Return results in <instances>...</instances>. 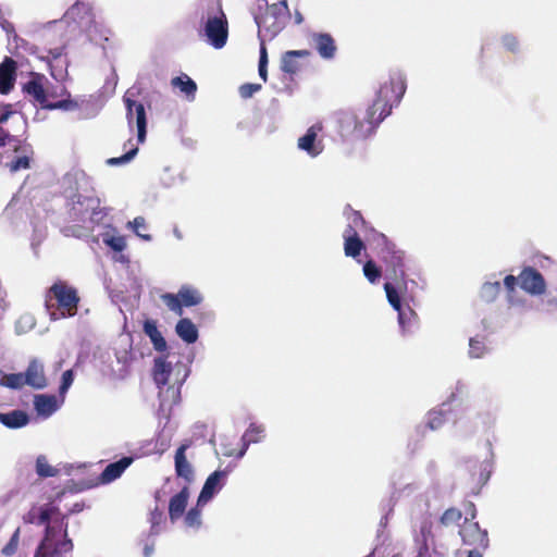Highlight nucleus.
Masks as SVG:
<instances>
[{
    "label": "nucleus",
    "mask_w": 557,
    "mask_h": 557,
    "mask_svg": "<svg viewBox=\"0 0 557 557\" xmlns=\"http://www.w3.org/2000/svg\"><path fill=\"white\" fill-rule=\"evenodd\" d=\"M406 91V78L400 72L389 75L380 85L372 104L362 113L339 110L333 114L336 131L344 141H357L372 135L379 124L387 117L393 107L398 106Z\"/></svg>",
    "instance_id": "obj_1"
},
{
    "label": "nucleus",
    "mask_w": 557,
    "mask_h": 557,
    "mask_svg": "<svg viewBox=\"0 0 557 557\" xmlns=\"http://www.w3.org/2000/svg\"><path fill=\"white\" fill-rule=\"evenodd\" d=\"M24 521L30 524H46L45 537L40 542L34 557H66L73 549L67 537L66 516L53 505L33 507Z\"/></svg>",
    "instance_id": "obj_2"
},
{
    "label": "nucleus",
    "mask_w": 557,
    "mask_h": 557,
    "mask_svg": "<svg viewBox=\"0 0 557 557\" xmlns=\"http://www.w3.org/2000/svg\"><path fill=\"white\" fill-rule=\"evenodd\" d=\"M86 34L88 40L104 49V42L109 40L110 30L98 24L95 20L92 4L85 0H77L64 13L63 17L58 21L49 22L45 29L47 38L54 34L60 37L66 36L70 39L76 33Z\"/></svg>",
    "instance_id": "obj_3"
},
{
    "label": "nucleus",
    "mask_w": 557,
    "mask_h": 557,
    "mask_svg": "<svg viewBox=\"0 0 557 557\" xmlns=\"http://www.w3.org/2000/svg\"><path fill=\"white\" fill-rule=\"evenodd\" d=\"M66 197L72 201L74 215L84 220L85 212L90 210L89 219L99 224L107 214L106 208L99 207V199L91 196L90 178L81 170L69 172L63 178Z\"/></svg>",
    "instance_id": "obj_4"
},
{
    "label": "nucleus",
    "mask_w": 557,
    "mask_h": 557,
    "mask_svg": "<svg viewBox=\"0 0 557 557\" xmlns=\"http://www.w3.org/2000/svg\"><path fill=\"white\" fill-rule=\"evenodd\" d=\"M14 113L13 106L0 103V164L8 168L11 173L28 170L33 157L29 145H22L21 140L2 127Z\"/></svg>",
    "instance_id": "obj_5"
},
{
    "label": "nucleus",
    "mask_w": 557,
    "mask_h": 557,
    "mask_svg": "<svg viewBox=\"0 0 557 557\" xmlns=\"http://www.w3.org/2000/svg\"><path fill=\"white\" fill-rule=\"evenodd\" d=\"M153 381L159 389L160 406H172L180 401L181 387L186 380L187 371L183 364L174 368L165 357H158L153 364Z\"/></svg>",
    "instance_id": "obj_6"
},
{
    "label": "nucleus",
    "mask_w": 557,
    "mask_h": 557,
    "mask_svg": "<svg viewBox=\"0 0 557 557\" xmlns=\"http://www.w3.org/2000/svg\"><path fill=\"white\" fill-rule=\"evenodd\" d=\"M199 35L206 37L207 42L215 49L226 45L228 38V23L219 2L211 1L199 13Z\"/></svg>",
    "instance_id": "obj_7"
},
{
    "label": "nucleus",
    "mask_w": 557,
    "mask_h": 557,
    "mask_svg": "<svg viewBox=\"0 0 557 557\" xmlns=\"http://www.w3.org/2000/svg\"><path fill=\"white\" fill-rule=\"evenodd\" d=\"M287 17L288 7L286 0L270 5L264 16L256 17L259 37L263 36V34L268 35V39L275 37L285 27Z\"/></svg>",
    "instance_id": "obj_8"
},
{
    "label": "nucleus",
    "mask_w": 557,
    "mask_h": 557,
    "mask_svg": "<svg viewBox=\"0 0 557 557\" xmlns=\"http://www.w3.org/2000/svg\"><path fill=\"white\" fill-rule=\"evenodd\" d=\"M134 94L127 90L123 97V102L126 108V120L131 129L135 122L137 128V143L143 144L147 135V114L145 106L133 99Z\"/></svg>",
    "instance_id": "obj_9"
},
{
    "label": "nucleus",
    "mask_w": 557,
    "mask_h": 557,
    "mask_svg": "<svg viewBox=\"0 0 557 557\" xmlns=\"http://www.w3.org/2000/svg\"><path fill=\"white\" fill-rule=\"evenodd\" d=\"M382 261L385 269V278H405L413 274L404 251L395 247H386L382 251Z\"/></svg>",
    "instance_id": "obj_10"
},
{
    "label": "nucleus",
    "mask_w": 557,
    "mask_h": 557,
    "mask_svg": "<svg viewBox=\"0 0 557 557\" xmlns=\"http://www.w3.org/2000/svg\"><path fill=\"white\" fill-rule=\"evenodd\" d=\"M348 225L344 231V250L347 257L356 258L364 249V245L358 235V231L364 226V220L362 215L352 211L348 216Z\"/></svg>",
    "instance_id": "obj_11"
},
{
    "label": "nucleus",
    "mask_w": 557,
    "mask_h": 557,
    "mask_svg": "<svg viewBox=\"0 0 557 557\" xmlns=\"http://www.w3.org/2000/svg\"><path fill=\"white\" fill-rule=\"evenodd\" d=\"M69 41V36L66 38L62 36V38L60 37L59 46L48 49L47 59L51 76L58 82L64 81L67 76L69 61L65 55V47Z\"/></svg>",
    "instance_id": "obj_12"
},
{
    "label": "nucleus",
    "mask_w": 557,
    "mask_h": 557,
    "mask_svg": "<svg viewBox=\"0 0 557 557\" xmlns=\"http://www.w3.org/2000/svg\"><path fill=\"white\" fill-rule=\"evenodd\" d=\"M414 286L416 281H410V286L408 281H386L384 289L391 306L398 309L399 304L408 305L409 301H412Z\"/></svg>",
    "instance_id": "obj_13"
},
{
    "label": "nucleus",
    "mask_w": 557,
    "mask_h": 557,
    "mask_svg": "<svg viewBox=\"0 0 557 557\" xmlns=\"http://www.w3.org/2000/svg\"><path fill=\"white\" fill-rule=\"evenodd\" d=\"M322 131L323 123L321 121L312 124L306 133L298 138V149L305 151L311 158L320 156L324 150L323 139L319 137Z\"/></svg>",
    "instance_id": "obj_14"
},
{
    "label": "nucleus",
    "mask_w": 557,
    "mask_h": 557,
    "mask_svg": "<svg viewBox=\"0 0 557 557\" xmlns=\"http://www.w3.org/2000/svg\"><path fill=\"white\" fill-rule=\"evenodd\" d=\"M462 543L473 548H487L490 541L486 530L480 528L478 522L465 519L463 524L459 530Z\"/></svg>",
    "instance_id": "obj_15"
},
{
    "label": "nucleus",
    "mask_w": 557,
    "mask_h": 557,
    "mask_svg": "<svg viewBox=\"0 0 557 557\" xmlns=\"http://www.w3.org/2000/svg\"><path fill=\"white\" fill-rule=\"evenodd\" d=\"M50 294L57 299L59 307L67 311L70 315L76 312L79 300L76 289L59 282L50 288Z\"/></svg>",
    "instance_id": "obj_16"
},
{
    "label": "nucleus",
    "mask_w": 557,
    "mask_h": 557,
    "mask_svg": "<svg viewBox=\"0 0 557 557\" xmlns=\"http://www.w3.org/2000/svg\"><path fill=\"white\" fill-rule=\"evenodd\" d=\"M228 475L227 470H216L211 473L198 496L197 506H205L208 504L224 486L226 478Z\"/></svg>",
    "instance_id": "obj_17"
},
{
    "label": "nucleus",
    "mask_w": 557,
    "mask_h": 557,
    "mask_svg": "<svg viewBox=\"0 0 557 557\" xmlns=\"http://www.w3.org/2000/svg\"><path fill=\"white\" fill-rule=\"evenodd\" d=\"M504 285L508 293V299L511 304H517L520 299L515 297L517 288L530 295H541L545 292V281H504Z\"/></svg>",
    "instance_id": "obj_18"
},
{
    "label": "nucleus",
    "mask_w": 557,
    "mask_h": 557,
    "mask_svg": "<svg viewBox=\"0 0 557 557\" xmlns=\"http://www.w3.org/2000/svg\"><path fill=\"white\" fill-rule=\"evenodd\" d=\"M493 466L494 454L492 451L491 445L488 444V451L484 459L469 461L468 468L476 483L485 484L491 476Z\"/></svg>",
    "instance_id": "obj_19"
},
{
    "label": "nucleus",
    "mask_w": 557,
    "mask_h": 557,
    "mask_svg": "<svg viewBox=\"0 0 557 557\" xmlns=\"http://www.w3.org/2000/svg\"><path fill=\"white\" fill-rule=\"evenodd\" d=\"M16 70V62L10 57H5L0 63V94L8 95L13 89Z\"/></svg>",
    "instance_id": "obj_20"
},
{
    "label": "nucleus",
    "mask_w": 557,
    "mask_h": 557,
    "mask_svg": "<svg viewBox=\"0 0 557 557\" xmlns=\"http://www.w3.org/2000/svg\"><path fill=\"white\" fill-rule=\"evenodd\" d=\"M63 400V398L59 400L55 395L38 394L34 397V408L38 416L46 419L61 407Z\"/></svg>",
    "instance_id": "obj_21"
},
{
    "label": "nucleus",
    "mask_w": 557,
    "mask_h": 557,
    "mask_svg": "<svg viewBox=\"0 0 557 557\" xmlns=\"http://www.w3.org/2000/svg\"><path fill=\"white\" fill-rule=\"evenodd\" d=\"M311 42L319 55L325 60L333 59L336 52V45L333 37L326 33H313Z\"/></svg>",
    "instance_id": "obj_22"
},
{
    "label": "nucleus",
    "mask_w": 557,
    "mask_h": 557,
    "mask_svg": "<svg viewBox=\"0 0 557 557\" xmlns=\"http://www.w3.org/2000/svg\"><path fill=\"white\" fill-rule=\"evenodd\" d=\"M24 374L25 385L36 389H42L47 386V379L44 372V366L37 360L30 361Z\"/></svg>",
    "instance_id": "obj_23"
},
{
    "label": "nucleus",
    "mask_w": 557,
    "mask_h": 557,
    "mask_svg": "<svg viewBox=\"0 0 557 557\" xmlns=\"http://www.w3.org/2000/svg\"><path fill=\"white\" fill-rule=\"evenodd\" d=\"M132 457H123L115 462L109 463L100 474V482L102 484H109L115 481L132 465Z\"/></svg>",
    "instance_id": "obj_24"
},
{
    "label": "nucleus",
    "mask_w": 557,
    "mask_h": 557,
    "mask_svg": "<svg viewBox=\"0 0 557 557\" xmlns=\"http://www.w3.org/2000/svg\"><path fill=\"white\" fill-rule=\"evenodd\" d=\"M433 522L431 517L425 515L421 517L419 522L414 523L412 527V539L413 542L419 543H430L434 540V535L432 533Z\"/></svg>",
    "instance_id": "obj_25"
},
{
    "label": "nucleus",
    "mask_w": 557,
    "mask_h": 557,
    "mask_svg": "<svg viewBox=\"0 0 557 557\" xmlns=\"http://www.w3.org/2000/svg\"><path fill=\"white\" fill-rule=\"evenodd\" d=\"M102 243L115 252H122L126 248V239L115 227L107 226L104 232L99 234Z\"/></svg>",
    "instance_id": "obj_26"
},
{
    "label": "nucleus",
    "mask_w": 557,
    "mask_h": 557,
    "mask_svg": "<svg viewBox=\"0 0 557 557\" xmlns=\"http://www.w3.org/2000/svg\"><path fill=\"white\" fill-rule=\"evenodd\" d=\"M189 492L187 487H184L180 493L175 494L169 504V515L172 522L180 519L187 506Z\"/></svg>",
    "instance_id": "obj_27"
},
{
    "label": "nucleus",
    "mask_w": 557,
    "mask_h": 557,
    "mask_svg": "<svg viewBox=\"0 0 557 557\" xmlns=\"http://www.w3.org/2000/svg\"><path fill=\"white\" fill-rule=\"evenodd\" d=\"M144 333L149 337L153 348L157 351H164L168 347L166 342L162 335V333L159 331L157 321L147 319L144 322L143 325Z\"/></svg>",
    "instance_id": "obj_28"
},
{
    "label": "nucleus",
    "mask_w": 557,
    "mask_h": 557,
    "mask_svg": "<svg viewBox=\"0 0 557 557\" xmlns=\"http://www.w3.org/2000/svg\"><path fill=\"white\" fill-rule=\"evenodd\" d=\"M264 432H265V429L262 424L250 423V425L248 426V429L246 430V432L244 433V435L242 437L243 447L238 451L237 457L243 458L248 449V446L251 443L260 442L264 436Z\"/></svg>",
    "instance_id": "obj_29"
},
{
    "label": "nucleus",
    "mask_w": 557,
    "mask_h": 557,
    "mask_svg": "<svg viewBox=\"0 0 557 557\" xmlns=\"http://www.w3.org/2000/svg\"><path fill=\"white\" fill-rule=\"evenodd\" d=\"M308 50H289L281 59V70L287 74H295L299 70L298 58L308 57Z\"/></svg>",
    "instance_id": "obj_30"
},
{
    "label": "nucleus",
    "mask_w": 557,
    "mask_h": 557,
    "mask_svg": "<svg viewBox=\"0 0 557 557\" xmlns=\"http://www.w3.org/2000/svg\"><path fill=\"white\" fill-rule=\"evenodd\" d=\"M398 312V324L404 334L411 333L417 325V314L416 312L408 306L400 305L398 309H395Z\"/></svg>",
    "instance_id": "obj_31"
},
{
    "label": "nucleus",
    "mask_w": 557,
    "mask_h": 557,
    "mask_svg": "<svg viewBox=\"0 0 557 557\" xmlns=\"http://www.w3.org/2000/svg\"><path fill=\"white\" fill-rule=\"evenodd\" d=\"M175 331L178 337L187 344H193L198 339V330L187 318L181 319L177 322Z\"/></svg>",
    "instance_id": "obj_32"
},
{
    "label": "nucleus",
    "mask_w": 557,
    "mask_h": 557,
    "mask_svg": "<svg viewBox=\"0 0 557 557\" xmlns=\"http://www.w3.org/2000/svg\"><path fill=\"white\" fill-rule=\"evenodd\" d=\"M0 422L10 429H18L28 423V416L22 410L0 413Z\"/></svg>",
    "instance_id": "obj_33"
},
{
    "label": "nucleus",
    "mask_w": 557,
    "mask_h": 557,
    "mask_svg": "<svg viewBox=\"0 0 557 557\" xmlns=\"http://www.w3.org/2000/svg\"><path fill=\"white\" fill-rule=\"evenodd\" d=\"M187 446L182 445L175 454V470L178 476H182L186 480L193 479V468L190 463L187 461L185 456V450Z\"/></svg>",
    "instance_id": "obj_34"
},
{
    "label": "nucleus",
    "mask_w": 557,
    "mask_h": 557,
    "mask_svg": "<svg viewBox=\"0 0 557 557\" xmlns=\"http://www.w3.org/2000/svg\"><path fill=\"white\" fill-rule=\"evenodd\" d=\"M23 90L27 95L32 96L35 99V101L41 106V108H46L48 103L47 96L38 78H33L28 81L26 84H24Z\"/></svg>",
    "instance_id": "obj_35"
},
{
    "label": "nucleus",
    "mask_w": 557,
    "mask_h": 557,
    "mask_svg": "<svg viewBox=\"0 0 557 557\" xmlns=\"http://www.w3.org/2000/svg\"><path fill=\"white\" fill-rule=\"evenodd\" d=\"M448 410L449 403H443L440 409L430 411L426 418L429 429L432 431L440 429L447 420Z\"/></svg>",
    "instance_id": "obj_36"
},
{
    "label": "nucleus",
    "mask_w": 557,
    "mask_h": 557,
    "mask_svg": "<svg viewBox=\"0 0 557 557\" xmlns=\"http://www.w3.org/2000/svg\"><path fill=\"white\" fill-rule=\"evenodd\" d=\"M173 87L178 88L188 99H194L197 90L196 83L186 74L173 77L171 81Z\"/></svg>",
    "instance_id": "obj_37"
},
{
    "label": "nucleus",
    "mask_w": 557,
    "mask_h": 557,
    "mask_svg": "<svg viewBox=\"0 0 557 557\" xmlns=\"http://www.w3.org/2000/svg\"><path fill=\"white\" fill-rule=\"evenodd\" d=\"M36 473L40 478H52L59 475L61 470L58 467L51 466L45 455H39L35 465Z\"/></svg>",
    "instance_id": "obj_38"
},
{
    "label": "nucleus",
    "mask_w": 557,
    "mask_h": 557,
    "mask_svg": "<svg viewBox=\"0 0 557 557\" xmlns=\"http://www.w3.org/2000/svg\"><path fill=\"white\" fill-rule=\"evenodd\" d=\"M126 227L128 230L133 231L136 234V236H138L143 240H145V242L152 240V236L150 234L146 233L148 231V225H147L146 219L144 216L139 215V216H136L134 220L128 221L126 224Z\"/></svg>",
    "instance_id": "obj_39"
},
{
    "label": "nucleus",
    "mask_w": 557,
    "mask_h": 557,
    "mask_svg": "<svg viewBox=\"0 0 557 557\" xmlns=\"http://www.w3.org/2000/svg\"><path fill=\"white\" fill-rule=\"evenodd\" d=\"M180 298L183 302V306L190 307L199 305L202 301L201 294L194 288H182L180 292Z\"/></svg>",
    "instance_id": "obj_40"
},
{
    "label": "nucleus",
    "mask_w": 557,
    "mask_h": 557,
    "mask_svg": "<svg viewBox=\"0 0 557 557\" xmlns=\"http://www.w3.org/2000/svg\"><path fill=\"white\" fill-rule=\"evenodd\" d=\"M126 146H129V149L123 156L117 158H110L108 159L107 163L113 166L126 164L132 161L138 152V146L134 145L131 139L125 144V147Z\"/></svg>",
    "instance_id": "obj_41"
},
{
    "label": "nucleus",
    "mask_w": 557,
    "mask_h": 557,
    "mask_svg": "<svg viewBox=\"0 0 557 557\" xmlns=\"http://www.w3.org/2000/svg\"><path fill=\"white\" fill-rule=\"evenodd\" d=\"M36 325V319L30 313L22 314L15 322V333L18 335L28 333Z\"/></svg>",
    "instance_id": "obj_42"
},
{
    "label": "nucleus",
    "mask_w": 557,
    "mask_h": 557,
    "mask_svg": "<svg viewBox=\"0 0 557 557\" xmlns=\"http://www.w3.org/2000/svg\"><path fill=\"white\" fill-rule=\"evenodd\" d=\"M63 94L67 95L66 99L49 102L47 103L45 109L48 110H63V111H74L78 108L77 101L71 99L70 94L66 90H63Z\"/></svg>",
    "instance_id": "obj_43"
},
{
    "label": "nucleus",
    "mask_w": 557,
    "mask_h": 557,
    "mask_svg": "<svg viewBox=\"0 0 557 557\" xmlns=\"http://www.w3.org/2000/svg\"><path fill=\"white\" fill-rule=\"evenodd\" d=\"M487 352V347L480 337H471L469 341V357L471 358H482Z\"/></svg>",
    "instance_id": "obj_44"
},
{
    "label": "nucleus",
    "mask_w": 557,
    "mask_h": 557,
    "mask_svg": "<svg viewBox=\"0 0 557 557\" xmlns=\"http://www.w3.org/2000/svg\"><path fill=\"white\" fill-rule=\"evenodd\" d=\"M500 289L499 281H486L481 288V297L486 301H492L496 298Z\"/></svg>",
    "instance_id": "obj_45"
},
{
    "label": "nucleus",
    "mask_w": 557,
    "mask_h": 557,
    "mask_svg": "<svg viewBox=\"0 0 557 557\" xmlns=\"http://www.w3.org/2000/svg\"><path fill=\"white\" fill-rule=\"evenodd\" d=\"M462 518L461 511L456 508H449L442 515L440 522L444 527L457 524Z\"/></svg>",
    "instance_id": "obj_46"
},
{
    "label": "nucleus",
    "mask_w": 557,
    "mask_h": 557,
    "mask_svg": "<svg viewBox=\"0 0 557 557\" xmlns=\"http://www.w3.org/2000/svg\"><path fill=\"white\" fill-rule=\"evenodd\" d=\"M200 506L191 508L185 516V524L188 528L198 529L201 525V511Z\"/></svg>",
    "instance_id": "obj_47"
},
{
    "label": "nucleus",
    "mask_w": 557,
    "mask_h": 557,
    "mask_svg": "<svg viewBox=\"0 0 557 557\" xmlns=\"http://www.w3.org/2000/svg\"><path fill=\"white\" fill-rule=\"evenodd\" d=\"M116 360H117V363L121 364V367L117 370V372H119L117 375L120 377H124L128 372V366L131 363L132 356H131L129 351L123 350V351L116 354Z\"/></svg>",
    "instance_id": "obj_48"
},
{
    "label": "nucleus",
    "mask_w": 557,
    "mask_h": 557,
    "mask_svg": "<svg viewBox=\"0 0 557 557\" xmlns=\"http://www.w3.org/2000/svg\"><path fill=\"white\" fill-rule=\"evenodd\" d=\"M162 298L170 310L176 312L180 315L183 313V310H182L183 302L181 301L180 294H177V295L165 294V295H163Z\"/></svg>",
    "instance_id": "obj_49"
},
{
    "label": "nucleus",
    "mask_w": 557,
    "mask_h": 557,
    "mask_svg": "<svg viewBox=\"0 0 557 557\" xmlns=\"http://www.w3.org/2000/svg\"><path fill=\"white\" fill-rule=\"evenodd\" d=\"M74 381V373L73 370H66L62 374L61 385L59 388L60 397L64 399L65 394L67 393L69 388L73 384Z\"/></svg>",
    "instance_id": "obj_50"
},
{
    "label": "nucleus",
    "mask_w": 557,
    "mask_h": 557,
    "mask_svg": "<svg viewBox=\"0 0 557 557\" xmlns=\"http://www.w3.org/2000/svg\"><path fill=\"white\" fill-rule=\"evenodd\" d=\"M503 47L510 51V52H518L519 51V40L518 38L512 34H505L500 38Z\"/></svg>",
    "instance_id": "obj_51"
},
{
    "label": "nucleus",
    "mask_w": 557,
    "mask_h": 557,
    "mask_svg": "<svg viewBox=\"0 0 557 557\" xmlns=\"http://www.w3.org/2000/svg\"><path fill=\"white\" fill-rule=\"evenodd\" d=\"M25 385L23 373H11L5 377V387L18 389Z\"/></svg>",
    "instance_id": "obj_52"
},
{
    "label": "nucleus",
    "mask_w": 557,
    "mask_h": 557,
    "mask_svg": "<svg viewBox=\"0 0 557 557\" xmlns=\"http://www.w3.org/2000/svg\"><path fill=\"white\" fill-rule=\"evenodd\" d=\"M182 181V177L180 176H175L172 172H171V169L169 166H165L162 171V174L160 176V182L161 184L166 187V188H170V187H173L174 185H176L177 181Z\"/></svg>",
    "instance_id": "obj_53"
},
{
    "label": "nucleus",
    "mask_w": 557,
    "mask_h": 557,
    "mask_svg": "<svg viewBox=\"0 0 557 557\" xmlns=\"http://www.w3.org/2000/svg\"><path fill=\"white\" fill-rule=\"evenodd\" d=\"M20 541V528H17L12 534L9 543L2 548V554L5 556H12L18 546Z\"/></svg>",
    "instance_id": "obj_54"
},
{
    "label": "nucleus",
    "mask_w": 557,
    "mask_h": 557,
    "mask_svg": "<svg viewBox=\"0 0 557 557\" xmlns=\"http://www.w3.org/2000/svg\"><path fill=\"white\" fill-rule=\"evenodd\" d=\"M504 278H525V280H529V278H543L542 274L531 268V267H525L521 273L518 275V276H515L513 274H507Z\"/></svg>",
    "instance_id": "obj_55"
},
{
    "label": "nucleus",
    "mask_w": 557,
    "mask_h": 557,
    "mask_svg": "<svg viewBox=\"0 0 557 557\" xmlns=\"http://www.w3.org/2000/svg\"><path fill=\"white\" fill-rule=\"evenodd\" d=\"M363 274L367 278H380L381 270L374 261L369 260L363 264Z\"/></svg>",
    "instance_id": "obj_56"
},
{
    "label": "nucleus",
    "mask_w": 557,
    "mask_h": 557,
    "mask_svg": "<svg viewBox=\"0 0 557 557\" xmlns=\"http://www.w3.org/2000/svg\"><path fill=\"white\" fill-rule=\"evenodd\" d=\"M261 89L260 84L247 83L239 87V95L244 99L251 98L256 92Z\"/></svg>",
    "instance_id": "obj_57"
},
{
    "label": "nucleus",
    "mask_w": 557,
    "mask_h": 557,
    "mask_svg": "<svg viewBox=\"0 0 557 557\" xmlns=\"http://www.w3.org/2000/svg\"><path fill=\"white\" fill-rule=\"evenodd\" d=\"M151 534L157 535L161 532L160 524L163 521V513L159 510H154L151 512Z\"/></svg>",
    "instance_id": "obj_58"
},
{
    "label": "nucleus",
    "mask_w": 557,
    "mask_h": 557,
    "mask_svg": "<svg viewBox=\"0 0 557 557\" xmlns=\"http://www.w3.org/2000/svg\"><path fill=\"white\" fill-rule=\"evenodd\" d=\"M416 556L414 557H432L429 543L413 542Z\"/></svg>",
    "instance_id": "obj_59"
},
{
    "label": "nucleus",
    "mask_w": 557,
    "mask_h": 557,
    "mask_svg": "<svg viewBox=\"0 0 557 557\" xmlns=\"http://www.w3.org/2000/svg\"><path fill=\"white\" fill-rule=\"evenodd\" d=\"M261 40L260 45V57H259V66H268V53L267 48L264 46V40L268 38V35L263 34V36L259 37Z\"/></svg>",
    "instance_id": "obj_60"
},
{
    "label": "nucleus",
    "mask_w": 557,
    "mask_h": 557,
    "mask_svg": "<svg viewBox=\"0 0 557 557\" xmlns=\"http://www.w3.org/2000/svg\"><path fill=\"white\" fill-rule=\"evenodd\" d=\"M44 237H45V234L42 231L35 230L34 236L32 239V248L36 255H37V246L40 244V242L42 240Z\"/></svg>",
    "instance_id": "obj_61"
},
{
    "label": "nucleus",
    "mask_w": 557,
    "mask_h": 557,
    "mask_svg": "<svg viewBox=\"0 0 557 557\" xmlns=\"http://www.w3.org/2000/svg\"><path fill=\"white\" fill-rule=\"evenodd\" d=\"M154 553V545L153 544H146L144 547V557H151Z\"/></svg>",
    "instance_id": "obj_62"
},
{
    "label": "nucleus",
    "mask_w": 557,
    "mask_h": 557,
    "mask_svg": "<svg viewBox=\"0 0 557 557\" xmlns=\"http://www.w3.org/2000/svg\"><path fill=\"white\" fill-rule=\"evenodd\" d=\"M268 66H258L259 76L263 79V82H267L268 79Z\"/></svg>",
    "instance_id": "obj_63"
},
{
    "label": "nucleus",
    "mask_w": 557,
    "mask_h": 557,
    "mask_svg": "<svg viewBox=\"0 0 557 557\" xmlns=\"http://www.w3.org/2000/svg\"><path fill=\"white\" fill-rule=\"evenodd\" d=\"M302 21H304V17H302L301 13L296 11V13H295V22H296V24H301Z\"/></svg>",
    "instance_id": "obj_64"
}]
</instances>
